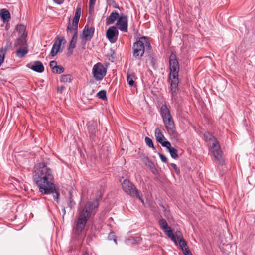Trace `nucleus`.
Masks as SVG:
<instances>
[{
    "label": "nucleus",
    "mask_w": 255,
    "mask_h": 255,
    "mask_svg": "<svg viewBox=\"0 0 255 255\" xmlns=\"http://www.w3.org/2000/svg\"><path fill=\"white\" fill-rule=\"evenodd\" d=\"M26 67L38 73H42L44 70V67L40 61H34L33 63H28Z\"/></svg>",
    "instance_id": "16"
},
{
    "label": "nucleus",
    "mask_w": 255,
    "mask_h": 255,
    "mask_svg": "<svg viewBox=\"0 0 255 255\" xmlns=\"http://www.w3.org/2000/svg\"><path fill=\"white\" fill-rule=\"evenodd\" d=\"M119 32L117 28L114 26L110 27L106 32V36L111 43H115L118 38Z\"/></svg>",
    "instance_id": "12"
},
{
    "label": "nucleus",
    "mask_w": 255,
    "mask_h": 255,
    "mask_svg": "<svg viewBox=\"0 0 255 255\" xmlns=\"http://www.w3.org/2000/svg\"><path fill=\"white\" fill-rule=\"evenodd\" d=\"M204 136L206 140H209V141L212 142V143L214 142V139H216L212 134L209 132L205 133Z\"/></svg>",
    "instance_id": "32"
},
{
    "label": "nucleus",
    "mask_w": 255,
    "mask_h": 255,
    "mask_svg": "<svg viewBox=\"0 0 255 255\" xmlns=\"http://www.w3.org/2000/svg\"><path fill=\"white\" fill-rule=\"evenodd\" d=\"M119 13L117 12H112L110 16L107 18L106 20V25H109L113 24L115 21L119 18Z\"/></svg>",
    "instance_id": "22"
},
{
    "label": "nucleus",
    "mask_w": 255,
    "mask_h": 255,
    "mask_svg": "<svg viewBox=\"0 0 255 255\" xmlns=\"http://www.w3.org/2000/svg\"><path fill=\"white\" fill-rule=\"evenodd\" d=\"M145 141L146 142V144L149 147H151V148H152L153 149H155V148L154 146V144H153V141L151 139H150V138L148 137H146L145 138Z\"/></svg>",
    "instance_id": "35"
},
{
    "label": "nucleus",
    "mask_w": 255,
    "mask_h": 255,
    "mask_svg": "<svg viewBox=\"0 0 255 255\" xmlns=\"http://www.w3.org/2000/svg\"><path fill=\"white\" fill-rule=\"evenodd\" d=\"M170 165L173 168L175 172L177 175H179L180 174V169L177 166V165L175 163H171Z\"/></svg>",
    "instance_id": "38"
},
{
    "label": "nucleus",
    "mask_w": 255,
    "mask_h": 255,
    "mask_svg": "<svg viewBox=\"0 0 255 255\" xmlns=\"http://www.w3.org/2000/svg\"><path fill=\"white\" fill-rule=\"evenodd\" d=\"M66 31L68 34H72L73 35L68 47L69 52H70L71 53L73 51V49L75 47V44L77 42L78 29L72 28L71 25L69 20L67 26Z\"/></svg>",
    "instance_id": "10"
},
{
    "label": "nucleus",
    "mask_w": 255,
    "mask_h": 255,
    "mask_svg": "<svg viewBox=\"0 0 255 255\" xmlns=\"http://www.w3.org/2000/svg\"><path fill=\"white\" fill-rule=\"evenodd\" d=\"M158 154L159 155V157L161 160V161L164 163H166L167 162V158L162 154L160 153H158Z\"/></svg>",
    "instance_id": "40"
},
{
    "label": "nucleus",
    "mask_w": 255,
    "mask_h": 255,
    "mask_svg": "<svg viewBox=\"0 0 255 255\" xmlns=\"http://www.w3.org/2000/svg\"><path fill=\"white\" fill-rule=\"evenodd\" d=\"M0 16L4 23L9 22L10 19V14L9 12L5 9H0Z\"/></svg>",
    "instance_id": "21"
},
{
    "label": "nucleus",
    "mask_w": 255,
    "mask_h": 255,
    "mask_svg": "<svg viewBox=\"0 0 255 255\" xmlns=\"http://www.w3.org/2000/svg\"><path fill=\"white\" fill-rule=\"evenodd\" d=\"M107 68L102 63L98 62L95 64L92 68V74L97 81L102 80L107 73Z\"/></svg>",
    "instance_id": "6"
},
{
    "label": "nucleus",
    "mask_w": 255,
    "mask_h": 255,
    "mask_svg": "<svg viewBox=\"0 0 255 255\" xmlns=\"http://www.w3.org/2000/svg\"><path fill=\"white\" fill-rule=\"evenodd\" d=\"M116 25L118 29L124 32H127L128 30V16L121 15L119 16Z\"/></svg>",
    "instance_id": "11"
},
{
    "label": "nucleus",
    "mask_w": 255,
    "mask_h": 255,
    "mask_svg": "<svg viewBox=\"0 0 255 255\" xmlns=\"http://www.w3.org/2000/svg\"><path fill=\"white\" fill-rule=\"evenodd\" d=\"M179 245L181 248L182 252L184 251V249H188L186 241L183 239L178 241Z\"/></svg>",
    "instance_id": "34"
},
{
    "label": "nucleus",
    "mask_w": 255,
    "mask_h": 255,
    "mask_svg": "<svg viewBox=\"0 0 255 255\" xmlns=\"http://www.w3.org/2000/svg\"><path fill=\"white\" fill-rule=\"evenodd\" d=\"M183 253L184 255H193L189 249H184Z\"/></svg>",
    "instance_id": "41"
},
{
    "label": "nucleus",
    "mask_w": 255,
    "mask_h": 255,
    "mask_svg": "<svg viewBox=\"0 0 255 255\" xmlns=\"http://www.w3.org/2000/svg\"><path fill=\"white\" fill-rule=\"evenodd\" d=\"M115 8H119V6H116Z\"/></svg>",
    "instance_id": "51"
},
{
    "label": "nucleus",
    "mask_w": 255,
    "mask_h": 255,
    "mask_svg": "<svg viewBox=\"0 0 255 255\" xmlns=\"http://www.w3.org/2000/svg\"><path fill=\"white\" fill-rule=\"evenodd\" d=\"M35 168L33 175L54 178L51 169L48 167L44 163H39Z\"/></svg>",
    "instance_id": "5"
},
{
    "label": "nucleus",
    "mask_w": 255,
    "mask_h": 255,
    "mask_svg": "<svg viewBox=\"0 0 255 255\" xmlns=\"http://www.w3.org/2000/svg\"><path fill=\"white\" fill-rule=\"evenodd\" d=\"M150 168L153 173H154V174L156 173L157 171L155 168L153 167L152 166H150Z\"/></svg>",
    "instance_id": "46"
},
{
    "label": "nucleus",
    "mask_w": 255,
    "mask_h": 255,
    "mask_svg": "<svg viewBox=\"0 0 255 255\" xmlns=\"http://www.w3.org/2000/svg\"><path fill=\"white\" fill-rule=\"evenodd\" d=\"M122 188L124 192L131 197H135L139 199L143 203V200L139 195L138 190L135 185L128 179H125L122 183Z\"/></svg>",
    "instance_id": "4"
},
{
    "label": "nucleus",
    "mask_w": 255,
    "mask_h": 255,
    "mask_svg": "<svg viewBox=\"0 0 255 255\" xmlns=\"http://www.w3.org/2000/svg\"><path fill=\"white\" fill-rule=\"evenodd\" d=\"M170 78L178 77L179 64L175 55L171 54L169 57Z\"/></svg>",
    "instance_id": "8"
},
{
    "label": "nucleus",
    "mask_w": 255,
    "mask_h": 255,
    "mask_svg": "<svg viewBox=\"0 0 255 255\" xmlns=\"http://www.w3.org/2000/svg\"><path fill=\"white\" fill-rule=\"evenodd\" d=\"M112 236L113 237H115V235L112 233L111 234H110L109 237Z\"/></svg>",
    "instance_id": "47"
},
{
    "label": "nucleus",
    "mask_w": 255,
    "mask_h": 255,
    "mask_svg": "<svg viewBox=\"0 0 255 255\" xmlns=\"http://www.w3.org/2000/svg\"><path fill=\"white\" fill-rule=\"evenodd\" d=\"M62 40L63 39H61L58 38V40L55 41L53 44L51 50V54L52 56H54L57 54L61 46Z\"/></svg>",
    "instance_id": "19"
},
{
    "label": "nucleus",
    "mask_w": 255,
    "mask_h": 255,
    "mask_svg": "<svg viewBox=\"0 0 255 255\" xmlns=\"http://www.w3.org/2000/svg\"><path fill=\"white\" fill-rule=\"evenodd\" d=\"M16 30L18 32V37L25 36L27 37V33L26 32V27L23 24L17 25Z\"/></svg>",
    "instance_id": "26"
},
{
    "label": "nucleus",
    "mask_w": 255,
    "mask_h": 255,
    "mask_svg": "<svg viewBox=\"0 0 255 255\" xmlns=\"http://www.w3.org/2000/svg\"><path fill=\"white\" fill-rule=\"evenodd\" d=\"M136 79V76L134 73H127V81L128 85L130 87H135L136 84L135 80Z\"/></svg>",
    "instance_id": "23"
},
{
    "label": "nucleus",
    "mask_w": 255,
    "mask_h": 255,
    "mask_svg": "<svg viewBox=\"0 0 255 255\" xmlns=\"http://www.w3.org/2000/svg\"><path fill=\"white\" fill-rule=\"evenodd\" d=\"M162 119L169 135L171 138H177L178 134L176 131L174 123L171 115H169L168 116H165L162 118Z\"/></svg>",
    "instance_id": "7"
},
{
    "label": "nucleus",
    "mask_w": 255,
    "mask_h": 255,
    "mask_svg": "<svg viewBox=\"0 0 255 255\" xmlns=\"http://www.w3.org/2000/svg\"><path fill=\"white\" fill-rule=\"evenodd\" d=\"M53 1L58 4H61L64 2V0H53Z\"/></svg>",
    "instance_id": "42"
},
{
    "label": "nucleus",
    "mask_w": 255,
    "mask_h": 255,
    "mask_svg": "<svg viewBox=\"0 0 255 255\" xmlns=\"http://www.w3.org/2000/svg\"><path fill=\"white\" fill-rule=\"evenodd\" d=\"M60 81L62 82H70L71 81V76L70 74L62 75L61 76Z\"/></svg>",
    "instance_id": "30"
},
{
    "label": "nucleus",
    "mask_w": 255,
    "mask_h": 255,
    "mask_svg": "<svg viewBox=\"0 0 255 255\" xmlns=\"http://www.w3.org/2000/svg\"><path fill=\"white\" fill-rule=\"evenodd\" d=\"M155 136L156 140L159 142L163 147H168L170 146V142L168 141H164L165 137L161 130L157 128L155 129Z\"/></svg>",
    "instance_id": "15"
},
{
    "label": "nucleus",
    "mask_w": 255,
    "mask_h": 255,
    "mask_svg": "<svg viewBox=\"0 0 255 255\" xmlns=\"http://www.w3.org/2000/svg\"><path fill=\"white\" fill-rule=\"evenodd\" d=\"M97 96L101 99L105 100L107 99L106 91L105 90H101L97 93Z\"/></svg>",
    "instance_id": "33"
},
{
    "label": "nucleus",
    "mask_w": 255,
    "mask_h": 255,
    "mask_svg": "<svg viewBox=\"0 0 255 255\" xmlns=\"http://www.w3.org/2000/svg\"><path fill=\"white\" fill-rule=\"evenodd\" d=\"M133 56L137 59H140L145 51H149L151 49V46L149 38L146 36H142L137 39L133 44Z\"/></svg>",
    "instance_id": "3"
},
{
    "label": "nucleus",
    "mask_w": 255,
    "mask_h": 255,
    "mask_svg": "<svg viewBox=\"0 0 255 255\" xmlns=\"http://www.w3.org/2000/svg\"><path fill=\"white\" fill-rule=\"evenodd\" d=\"M64 71V68L61 65H58L55 70H53V72L56 74H61Z\"/></svg>",
    "instance_id": "36"
},
{
    "label": "nucleus",
    "mask_w": 255,
    "mask_h": 255,
    "mask_svg": "<svg viewBox=\"0 0 255 255\" xmlns=\"http://www.w3.org/2000/svg\"><path fill=\"white\" fill-rule=\"evenodd\" d=\"M50 67L51 68V69H52V71L53 70H55V68H56L57 67V62L55 60H53V61H51L50 62Z\"/></svg>",
    "instance_id": "39"
},
{
    "label": "nucleus",
    "mask_w": 255,
    "mask_h": 255,
    "mask_svg": "<svg viewBox=\"0 0 255 255\" xmlns=\"http://www.w3.org/2000/svg\"><path fill=\"white\" fill-rule=\"evenodd\" d=\"M163 231L167 235V236L173 241L176 245H177V241L176 240L175 236L173 233V230L170 226L167 227V229H163Z\"/></svg>",
    "instance_id": "25"
},
{
    "label": "nucleus",
    "mask_w": 255,
    "mask_h": 255,
    "mask_svg": "<svg viewBox=\"0 0 255 255\" xmlns=\"http://www.w3.org/2000/svg\"><path fill=\"white\" fill-rule=\"evenodd\" d=\"M169 80L170 83V91L172 98L175 99L178 92V77H171V78H169Z\"/></svg>",
    "instance_id": "13"
},
{
    "label": "nucleus",
    "mask_w": 255,
    "mask_h": 255,
    "mask_svg": "<svg viewBox=\"0 0 255 255\" xmlns=\"http://www.w3.org/2000/svg\"><path fill=\"white\" fill-rule=\"evenodd\" d=\"M97 200L88 201L84 207L79 210L75 226L73 230V238L75 240H81L84 237L82 233L84 230L88 219L94 216L99 207Z\"/></svg>",
    "instance_id": "1"
},
{
    "label": "nucleus",
    "mask_w": 255,
    "mask_h": 255,
    "mask_svg": "<svg viewBox=\"0 0 255 255\" xmlns=\"http://www.w3.org/2000/svg\"><path fill=\"white\" fill-rule=\"evenodd\" d=\"M141 241V238L139 236H130L128 238L126 242L127 244H138Z\"/></svg>",
    "instance_id": "24"
},
{
    "label": "nucleus",
    "mask_w": 255,
    "mask_h": 255,
    "mask_svg": "<svg viewBox=\"0 0 255 255\" xmlns=\"http://www.w3.org/2000/svg\"><path fill=\"white\" fill-rule=\"evenodd\" d=\"M166 148L168 149V151L172 158L176 159L178 158V156L177 154V150L174 147H172L170 143V146Z\"/></svg>",
    "instance_id": "29"
},
{
    "label": "nucleus",
    "mask_w": 255,
    "mask_h": 255,
    "mask_svg": "<svg viewBox=\"0 0 255 255\" xmlns=\"http://www.w3.org/2000/svg\"><path fill=\"white\" fill-rule=\"evenodd\" d=\"M53 179L33 175V180L38 187L39 192L44 194H52L53 199L58 202L60 193L56 189Z\"/></svg>",
    "instance_id": "2"
},
{
    "label": "nucleus",
    "mask_w": 255,
    "mask_h": 255,
    "mask_svg": "<svg viewBox=\"0 0 255 255\" xmlns=\"http://www.w3.org/2000/svg\"><path fill=\"white\" fill-rule=\"evenodd\" d=\"M83 255H89L88 253L87 252L84 253Z\"/></svg>",
    "instance_id": "48"
},
{
    "label": "nucleus",
    "mask_w": 255,
    "mask_h": 255,
    "mask_svg": "<svg viewBox=\"0 0 255 255\" xmlns=\"http://www.w3.org/2000/svg\"><path fill=\"white\" fill-rule=\"evenodd\" d=\"M28 53L27 47H18L16 51V55L19 57H23Z\"/></svg>",
    "instance_id": "28"
},
{
    "label": "nucleus",
    "mask_w": 255,
    "mask_h": 255,
    "mask_svg": "<svg viewBox=\"0 0 255 255\" xmlns=\"http://www.w3.org/2000/svg\"><path fill=\"white\" fill-rule=\"evenodd\" d=\"M114 241L115 242V243L116 244H117L116 239H115V238H114Z\"/></svg>",
    "instance_id": "49"
},
{
    "label": "nucleus",
    "mask_w": 255,
    "mask_h": 255,
    "mask_svg": "<svg viewBox=\"0 0 255 255\" xmlns=\"http://www.w3.org/2000/svg\"><path fill=\"white\" fill-rule=\"evenodd\" d=\"M26 37L25 36L18 37V38L15 41L14 45L16 47H26L27 40Z\"/></svg>",
    "instance_id": "20"
},
{
    "label": "nucleus",
    "mask_w": 255,
    "mask_h": 255,
    "mask_svg": "<svg viewBox=\"0 0 255 255\" xmlns=\"http://www.w3.org/2000/svg\"><path fill=\"white\" fill-rule=\"evenodd\" d=\"M65 89V87L64 86H60L58 87L57 90L58 92L62 93V91Z\"/></svg>",
    "instance_id": "43"
},
{
    "label": "nucleus",
    "mask_w": 255,
    "mask_h": 255,
    "mask_svg": "<svg viewBox=\"0 0 255 255\" xmlns=\"http://www.w3.org/2000/svg\"><path fill=\"white\" fill-rule=\"evenodd\" d=\"M88 129L89 134H90V138L92 140H95V138L96 136L97 130V125L96 122L94 121H91L88 122Z\"/></svg>",
    "instance_id": "17"
},
{
    "label": "nucleus",
    "mask_w": 255,
    "mask_h": 255,
    "mask_svg": "<svg viewBox=\"0 0 255 255\" xmlns=\"http://www.w3.org/2000/svg\"><path fill=\"white\" fill-rule=\"evenodd\" d=\"M211 152L214 158L218 161L220 164L223 165L224 160L222 157V152L220 144L217 139H214V142L211 143Z\"/></svg>",
    "instance_id": "9"
},
{
    "label": "nucleus",
    "mask_w": 255,
    "mask_h": 255,
    "mask_svg": "<svg viewBox=\"0 0 255 255\" xmlns=\"http://www.w3.org/2000/svg\"><path fill=\"white\" fill-rule=\"evenodd\" d=\"M175 236L176 240L178 241L183 239V235L180 231H177L174 235Z\"/></svg>",
    "instance_id": "37"
},
{
    "label": "nucleus",
    "mask_w": 255,
    "mask_h": 255,
    "mask_svg": "<svg viewBox=\"0 0 255 255\" xmlns=\"http://www.w3.org/2000/svg\"><path fill=\"white\" fill-rule=\"evenodd\" d=\"M158 223L162 230L167 229V227L169 226L166 220L163 218L160 219Z\"/></svg>",
    "instance_id": "31"
},
{
    "label": "nucleus",
    "mask_w": 255,
    "mask_h": 255,
    "mask_svg": "<svg viewBox=\"0 0 255 255\" xmlns=\"http://www.w3.org/2000/svg\"><path fill=\"white\" fill-rule=\"evenodd\" d=\"M95 28L94 27H89L88 25L87 24L83 30L81 37L85 40H90L93 36Z\"/></svg>",
    "instance_id": "14"
},
{
    "label": "nucleus",
    "mask_w": 255,
    "mask_h": 255,
    "mask_svg": "<svg viewBox=\"0 0 255 255\" xmlns=\"http://www.w3.org/2000/svg\"><path fill=\"white\" fill-rule=\"evenodd\" d=\"M96 2V0H89V5H90V7L92 6V5H95Z\"/></svg>",
    "instance_id": "44"
},
{
    "label": "nucleus",
    "mask_w": 255,
    "mask_h": 255,
    "mask_svg": "<svg viewBox=\"0 0 255 255\" xmlns=\"http://www.w3.org/2000/svg\"><path fill=\"white\" fill-rule=\"evenodd\" d=\"M81 8L80 6L77 7L75 13V16L73 19L72 28L77 29L78 28V23L81 16Z\"/></svg>",
    "instance_id": "18"
},
{
    "label": "nucleus",
    "mask_w": 255,
    "mask_h": 255,
    "mask_svg": "<svg viewBox=\"0 0 255 255\" xmlns=\"http://www.w3.org/2000/svg\"><path fill=\"white\" fill-rule=\"evenodd\" d=\"M94 5H92V6L90 7V5H89V13L90 14H91L94 10Z\"/></svg>",
    "instance_id": "45"
},
{
    "label": "nucleus",
    "mask_w": 255,
    "mask_h": 255,
    "mask_svg": "<svg viewBox=\"0 0 255 255\" xmlns=\"http://www.w3.org/2000/svg\"><path fill=\"white\" fill-rule=\"evenodd\" d=\"M160 114L162 118L171 115L170 110L166 104H163L160 107Z\"/></svg>",
    "instance_id": "27"
},
{
    "label": "nucleus",
    "mask_w": 255,
    "mask_h": 255,
    "mask_svg": "<svg viewBox=\"0 0 255 255\" xmlns=\"http://www.w3.org/2000/svg\"><path fill=\"white\" fill-rule=\"evenodd\" d=\"M63 212H64V214L65 213V209H64V208L63 209Z\"/></svg>",
    "instance_id": "50"
}]
</instances>
